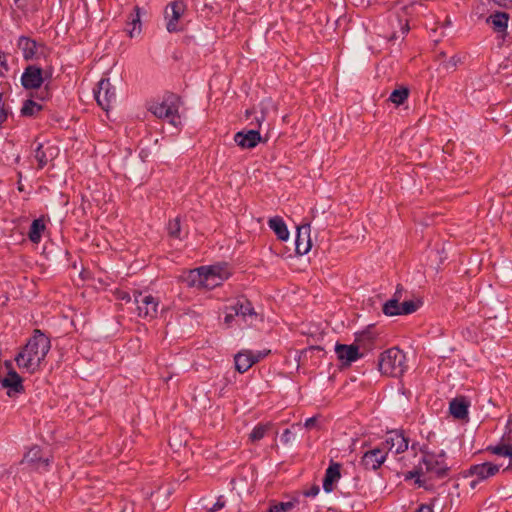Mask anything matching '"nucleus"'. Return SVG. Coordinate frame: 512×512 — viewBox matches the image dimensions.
<instances>
[{
  "label": "nucleus",
  "mask_w": 512,
  "mask_h": 512,
  "mask_svg": "<svg viewBox=\"0 0 512 512\" xmlns=\"http://www.w3.org/2000/svg\"><path fill=\"white\" fill-rule=\"evenodd\" d=\"M50 348V339L40 330H35L33 337L30 338L22 351L15 357V361L19 368L26 369L29 373H34L39 369Z\"/></svg>",
  "instance_id": "nucleus-1"
},
{
  "label": "nucleus",
  "mask_w": 512,
  "mask_h": 512,
  "mask_svg": "<svg viewBox=\"0 0 512 512\" xmlns=\"http://www.w3.org/2000/svg\"><path fill=\"white\" fill-rule=\"evenodd\" d=\"M378 366L382 374L399 377L403 375L407 368L406 356L397 347L389 348L380 354Z\"/></svg>",
  "instance_id": "nucleus-2"
},
{
  "label": "nucleus",
  "mask_w": 512,
  "mask_h": 512,
  "mask_svg": "<svg viewBox=\"0 0 512 512\" xmlns=\"http://www.w3.org/2000/svg\"><path fill=\"white\" fill-rule=\"evenodd\" d=\"M406 290L401 284H398L392 297L387 300L382 307V312L386 316L409 315L417 311L419 303L413 300H403Z\"/></svg>",
  "instance_id": "nucleus-3"
},
{
  "label": "nucleus",
  "mask_w": 512,
  "mask_h": 512,
  "mask_svg": "<svg viewBox=\"0 0 512 512\" xmlns=\"http://www.w3.org/2000/svg\"><path fill=\"white\" fill-rule=\"evenodd\" d=\"M420 470L435 475L437 478H443L448 473V466L445 463V453L426 452L423 455Z\"/></svg>",
  "instance_id": "nucleus-4"
},
{
  "label": "nucleus",
  "mask_w": 512,
  "mask_h": 512,
  "mask_svg": "<svg viewBox=\"0 0 512 512\" xmlns=\"http://www.w3.org/2000/svg\"><path fill=\"white\" fill-rule=\"evenodd\" d=\"M199 283L205 287H215L228 278L229 273L221 266H202L197 270Z\"/></svg>",
  "instance_id": "nucleus-5"
},
{
  "label": "nucleus",
  "mask_w": 512,
  "mask_h": 512,
  "mask_svg": "<svg viewBox=\"0 0 512 512\" xmlns=\"http://www.w3.org/2000/svg\"><path fill=\"white\" fill-rule=\"evenodd\" d=\"M134 302L137 305L138 316L152 320L157 316L159 301L150 294L139 291L134 292Z\"/></svg>",
  "instance_id": "nucleus-6"
},
{
  "label": "nucleus",
  "mask_w": 512,
  "mask_h": 512,
  "mask_svg": "<svg viewBox=\"0 0 512 512\" xmlns=\"http://www.w3.org/2000/svg\"><path fill=\"white\" fill-rule=\"evenodd\" d=\"M94 95L98 105L105 111H108L116 102V91L108 78H102L98 82Z\"/></svg>",
  "instance_id": "nucleus-7"
},
{
  "label": "nucleus",
  "mask_w": 512,
  "mask_h": 512,
  "mask_svg": "<svg viewBox=\"0 0 512 512\" xmlns=\"http://www.w3.org/2000/svg\"><path fill=\"white\" fill-rule=\"evenodd\" d=\"M270 351L242 350L234 356L235 368L239 373L248 371L255 363L266 357Z\"/></svg>",
  "instance_id": "nucleus-8"
},
{
  "label": "nucleus",
  "mask_w": 512,
  "mask_h": 512,
  "mask_svg": "<svg viewBox=\"0 0 512 512\" xmlns=\"http://www.w3.org/2000/svg\"><path fill=\"white\" fill-rule=\"evenodd\" d=\"M18 48L22 51L25 60L39 59L45 57L47 48L43 44H38L35 40L21 36L17 43Z\"/></svg>",
  "instance_id": "nucleus-9"
},
{
  "label": "nucleus",
  "mask_w": 512,
  "mask_h": 512,
  "mask_svg": "<svg viewBox=\"0 0 512 512\" xmlns=\"http://www.w3.org/2000/svg\"><path fill=\"white\" fill-rule=\"evenodd\" d=\"M186 5L183 1H174L167 5L165 9L166 28L168 32H178L182 27L178 25V21L184 14Z\"/></svg>",
  "instance_id": "nucleus-10"
},
{
  "label": "nucleus",
  "mask_w": 512,
  "mask_h": 512,
  "mask_svg": "<svg viewBox=\"0 0 512 512\" xmlns=\"http://www.w3.org/2000/svg\"><path fill=\"white\" fill-rule=\"evenodd\" d=\"M500 468V464H494L492 462H484L481 464L472 465L469 468V475L475 476L476 479L470 482L471 488H475L479 481L486 480L496 475Z\"/></svg>",
  "instance_id": "nucleus-11"
},
{
  "label": "nucleus",
  "mask_w": 512,
  "mask_h": 512,
  "mask_svg": "<svg viewBox=\"0 0 512 512\" xmlns=\"http://www.w3.org/2000/svg\"><path fill=\"white\" fill-rule=\"evenodd\" d=\"M157 118H165L170 124L177 126L180 123L178 108L166 102L151 104L148 109Z\"/></svg>",
  "instance_id": "nucleus-12"
},
{
  "label": "nucleus",
  "mask_w": 512,
  "mask_h": 512,
  "mask_svg": "<svg viewBox=\"0 0 512 512\" xmlns=\"http://www.w3.org/2000/svg\"><path fill=\"white\" fill-rule=\"evenodd\" d=\"M45 80L43 70L35 65L27 66L21 76V83L25 89L40 88Z\"/></svg>",
  "instance_id": "nucleus-13"
},
{
  "label": "nucleus",
  "mask_w": 512,
  "mask_h": 512,
  "mask_svg": "<svg viewBox=\"0 0 512 512\" xmlns=\"http://www.w3.org/2000/svg\"><path fill=\"white\" fill-rule=\"evenodd\" d=\"M227 310L234 312L238 317H241L245 322L256 320L258 315L254 310L252 303L245 297L238 298L233 305L227 307Z\"/></svg>",
  "instance_id": "nucleus-14"
},
{
  "label": "nucleus",
  "mask_w": 512,
  "mask_h": 512,
  "mask_svg": "<svg viewBox=\"0 0 512 512\" xmlns=\"http://www.w3.org/2000/svg\"><path fill=\"white\" fill-rule=\"evenodd\" d=\"M22 463H26L37 470H46L50 465V458L43 455L40 447L34 446L24 455Z\"/></svg>",
  "instance_id": "nucleus-15"
},
{
  "label": "nucleus",
  "mask_w": 512,
  "mask_h": 512,
  "mask_svg": "<svg viewBox=\"0 0 512 512\" xmlns=\"http://www.w3.org/2000/svg\"><path fill=\"white\" fill-rule=\"evenodd\" d=\"M408 438L402 431H391L387 434L384 446L389 451L394 450L396 454L402 453L408 449Z\"/></svg>",
  "instance_id": "nucleus-16"
},
{
  "label": "nucleus",
  "mask_w": 512,
  "mask_h": 512,
  "mask_svg": "<svg viewBox=\"0 0 512 512\" xmlns=\"http://www.w3.org/2000/svg\"><path fill=\"white\" fill-rule=\"evenodd\" d=\"M234 141L242 149H252L261 142V135L257 129L240 131L235 134Z\"/></svg>",
  "instance_id": "nucleus-17"
},
{
  "label": "nucleus",
  "mask_w": 512,
  "mask_h": 512,
  "mask_svg": "<svg viewBox=\"0 0 512 512\" xmlns=\"http://www.w3.org/2000/svg\"><path fill=\"white\" fill-rule=\"evenodd\" d=\"M311 249L310 224L297 227L295 250L299 255L307 254Z\"/></svg>",
  "instance_id": "nucleus-18"
},
{
  "label": "nucleus",
  "mask_w": 512,
  "mask_h": 512,
  "mask_svg": "<svg viewBox=\"0 0 512 512\" xmlns=\"http://www.w3.org/2000/svg\"><path fill=\"white\" fill-rule=\"evenodd\" d=\"M487 452L491 454L508 457L509 464L503 471L512 470V434L509 433L507 440L504 438L496 445H489L486 448Z\"/></svg>",
  "instance_id": "nucleus-19"
},
{
  "label": "nucleus",
  "mask_w": 512,
  "mask_h": 512,
  "mask_svg": "<svg viewBox=\"0 0 512 512\" xmlns=\"http://www.w3.org/2000/svg\"><path fill=\"white\" fill-rule=\"evenodd\" d=\"M386 455L384 449L375 448L364 453L361 463L367 470H376L383 464Z\"/></svg>",
  "instance_id": "nucleus-20"
},
{
  "label": "nucleus",
  "mask_w": 512,
  "mask_h": 512,
  "mask_svg": "<svg viewBox=\"0 0 512 512\" xmlns=\"http://www.w3.org/2000/svg\"><path fill=\"white\" fill-rule=\"evenodd\" d=\"M0 383L3 388L8 389L7 394L9 397H13L24 391L22 378L14 370L9 371L4 378L0 377Z\"/></svg>",
  "instance_id": "nucleus-21"
},
{
  "label": "nucleus",
  "mask_w": 512,
  "mask_h": 512,
  "mask_svg": "<svg viewBox=\"0 0 512 512\" xmlns=\"http://www.w3.org/2000/svg\"><path fill=\"white\" fill-rule=\"evenodd\" d=\"M335 352L338 359L345 365H350L362 356V354L359 353L358 346L355 344H336Z\"/></svg>",
  "instance_id": "nucleus-22"
},
{
  "label": "nucleus",
  "mask_w": 512,
  "mask_h": 512,
  "mask_svg": "<svg viewBox=\"0 0 512 512\" xmlns=\"http://www.w3.org/2000/svg\"><path fill=\"white\" fill-rule=\"evenodd\" d=\"M469 406L470 403L465 397H456L449 403V412L455 419L466 420L468 419Z\"/></svg>",
  "instance_id": "nucleus-23"
},
{
  "label": "nucleus",
  "mask_w": 512,
  "mask_h": 512,
  "mask_svg": "<svg viewBox=\"0 0 512 512\" xmlns=\"http://www.w3.org/2000/svg\"><path fill=\"white\" fill-rule=\"evenodd\" d=\"M58 154V148L54 145L48 144L44 146L43 144H38L35 149V158L38 161L39 168H43L49 161L55 158Z\"/></svg>",
  "instance_id": "nucleus-24"
},
{
  "label": "nucleus",
  "mask_w": 512,
  "mask_h": 512,
  "mask_svg": "<svg viewBox=\"0 0 512 512\" xmlns=\"http://www.w3.org/2000/svg\"><path fill=\"white\" fill-rule=\"evenodd\" d=\"M340 468V464L332 462L326 469L323 479V489L325 492H331L333 490V484L340 479Z\"/></svg>",
  "instance_id": "nucleus-25"
},
{
  "label": "nucleus",
  "mask_w": 512,
  "mask_h": 512,
  "mask_svg": "<svg viewBox=\"0 0 512 512\" xmlns=\"http://www.w3.org/2000/svg\"><path fill=\"white\" fill-rule=\"evenodd\" d=\"M134 14H131L127 21V32L129 37L133 38L140 35L142 31L141 27V9L138 6L134 8Z\"/></svg>",
  "instance_id": "nucleus-26"
},
{
  "label": "nucleus",
  "mask_w": 512,
  "mask_h": 512,
  "mask_svg": "<svg viewBox=\"0 0 512 512\" xmlns=\"http://www.w3.org/2000/svg\"><path fill=\"white\" fill-rule=\"evenodd\" d=\"M269 227L277 235L278 239L286 241L289 238V231L283 219L281 217H273L268 222Z\"/></svg>",
  "instance_id": "nucleus-27"
},
{
  "label": "nucleus",
  "mask_w": 512,
  "mask_h": 512,
  "mask_svg": "<svg viewBox=\"0 0 512 512\" xmlns=\"http://www.w3.org/2000/svg\"><path fill=\"white\" fill-rule=\"evenodd\" d=\"M375 337V333L372 332L370 329L361 331L359 333H356L355 345L358 346V349L363 348L366 350H370L373 346Z\"/></svg>",
  "instance_id": "nucleus-28"
},
{
  "label": "nucleus",
  "mask_w": 512,
  "mask_h": 512,
  "mask_svg": "<svg viewBox=\"0 0 512 512\" xmlns=\"http://www.w3.org/2000/svg\"><path fill=\"white\" fill-rule=\"evenodd\" d=\"M44 230H45L44 219L42 217L35 219V220H33L32 224L30 226V230L28 232V238L30 239L31 242L37 244L40 242L42 233Z\"/></svg>",
  "instance_id": "nucleus-29"
},
{
  "label": "nucleus",
  "mask_w": 512,
  "mask_h": 512,
  "mask_svg": "<svg viewBox=\"0 0 512 512\" xmlns=\"http://www.w3.org/2000/svg\"><path fill=\"white\" fill-rule=\"evenodd\" d=\"M272 424L271 423H260L257 424L251 433L249 434V441L251 443H256L263 439L265 435L268 433V431L271 429Z\"/></svg>",
  "instance_id": "nucleus-30"
},
{
  "label": "nucleus",
  "mask_w": 512,
  "mask_h": 512,
  "mask_svg": "<svg viewBox=\"0 0 512 512\" xmlns=\"http://www.w3.org/2000/svg\"><path fill=\"white\" fill-rule=\"evenodd\" d=\"M409 92L407 87L401 86L392 91L389 96V101L397 106L402 105L408 99Z\"/></svg>",
  "instance_id": "nucleus-31"
},
{
  "label": "nucleus",
  "mask_w": 512,
  "mask_h": 512,
  "mask_svg": "<svg viewBox=\"0 0 512 512\" xmlns=\"http://www.w3.org/2000/svg\"><path fill=\"white\" fill-rule=\"evenodd\" d=\"M42 110V105L28 99L23 103L21 108V115L25 117H32L37 115Z\"/></svg>",
  "instance_id": "nucleus-32"
},
{
  "label": "nucleus",
  "mask_w": 512,
  "mask_h": 512,
  "mask_svg": "<svg viewBox=\"0 0 512 512\" xmlns=\"http://www.w3.org/2000/svg\"><path fill=\"white\" fill-rule=\"evenodd\" d=\"M491 23L497 31H502L507 28L508 25V14L505 12H496L489 17Z\"/></svg>",
  "instance_id": "nucleus-33"
},
{
  "label": "nucleus",
  "mask_w": 512,
  "mask_h": 512,
  "mask_svg": "<svg viewBox=\"0 0 512 512\" xmlns=\"http://www.w3.org/2000/svg\"><path fill=\"white\" fill-rule=\"evenodd\" d=\"M167 230L170 237L175 239H181L180 219L177 217L173 220H170L167 226Z\"/></svg>",
  "instance_id": "nucleus-34"
},
{
  "label": "nucleus",
  "mask_w": 512,
  "mask_h": 512,
  "mask_svg": "<svg viewBox=\"0 0 512 512\" xmlns=\"http://www.w3.org/2000/svg\"><path fill=\"white\" fill-rule=\"evenodd\" d=\"M298 502V500L294 499L293 501H288V502H281L279 503L278 505H276L275 507L280 511V512H286L290 509H292L295 505V503Z\"/></svg>",
  "instance_id": "nucleus-35"
},
{
  "label": "nucleus",
  "mask_w": 512,
  "mask_h": 512,
  "mask_svg": "<svg viewBox=\"0 0 512 512\" xmlns=\"http://www.w3.org/2000/svg\"><path fill=\"white\" fill-rule=\"evenodd\" d=\"M320 488L318 485L314 484L309 489L303 491V496L305 497H315L319 494Z\"/></svg>",
  "instance_id": "nucleus-36"
},
{
  "label": "nucleus",
  "mask_w": 512,
  "mask_h": 512,
  "mask_svg": "<svg viewBox=\"0 0 512 512\" xmlns=\"http://www.w3.org/2000/svg\"><path fill=\"white\" fill-rule=\"evenodd\" d=\"M420 472H422L420 469L419 470H413V471H409L406 475H405V479L408 480V479H412L414 477H417L416 479V483L419 485V486H422V483H421V480H420Z\"/></svg>",
  "instance_id": "nucleus-37"
},
{
  "label": "nucleus",
  "mask_w": 512,
  "mask_h": 512,
  "mask_svg": "<svg viewBox=\"0 0 512 512\" xmlns=\"http://www.w3.org/2000/svg\"><path fill=\"white\" fill-rule=\"evenodd\" d=\"M317 426H318V417L317 416L308 418L304 423V427L307 429L316 428Z\"/></svg>",
  "instance_id": "nucleus-38"
},
{
  "label": "nucleus",
  "mask_w": 512,
  "mask_h": 512,
  "mask_svg": "<svg viewBox=\"0 0 512 512\" xmlns=\"http://www.w3.org/2000/svg\"><path fill=\"white\" fill-rule=\"evenodd\" d=\"M7 118V111L4 108L3 104V94L0 93V124L4 122Z\"/></svg>",
  "instance_id": "nucleus-39"
},
{
  "label": "nucleus",
  "mask_w": 512,
  "mask_h": 512,
  "mask_svg": "<svg viewBox=\"0 0 512 512\" xmlns=\"http://www.w3.org/2000/svg\"><path fill=\"white\" fill-rule=\"evenodd\" d=\"M291 435H292V432L290 429H285L283 431V434L281 436V441L284 443V444H288L291 440Z\"/></svg>",
  "instance_id": "nucleus-40"
},
{
  "label": "nucleus",
  "mask_w": 512,
  "mask_h": 512,
  "mask_svg": "<svg viewBox=\"0 0 512 512\" xmlns=\"http://www.w3.org/2000/svg\"><path fill=\"white\" fill-rule=\"evenodd\" d=\"M237 315L234 314V312L230 311V310H227L226 309V315H225V318H224V321L227 325H230L233 321V319L236 317Z\"/></svg>",
  "instance_id": "nucleus-41"
},
{
  "label": "nucleus",
  "mask_w": 512,
  "mask_h": 512,
  "mask_svg": "<svg viewBox=\"0 0 512 512\" xmlns=\"http://www.w3.org/2000/svg\"><path fill=\"white\" fill-rule=\"evenodd\" d=\"M40 94H41V95H40V99H41V100L48 99V98L50 97V91H49L48 86H46V87L44 88V90H42V91L40 92Z\"/></svg>",
  "instance_id": "nucleus-42"
},
{
  "label": "nucleus",
  "mask_w": 512,
  "mask_h": 512,
  "mask_svg": "<svg viewBox=\"0 0 512 512\" xmlns=\"http://www.w3.org/2000/svg\"><path fill=\"white\" fill-rule=\"evenodd\" d=\"M265 120V115L263 111L260 112V115L255 116V121L258 127L261 126L262 122Z\"/></svg>",
  "instance_id": "nucleus-43"
},
{
  "label": "nucleus",
  "mask_w": 512,
  "mask_h": 512,
  "mask_svg": "<svg viewBox=\"0 0 512 512\" xmlns=\"http://www.w3.org/2000/svg\"><path fill=\"white\" fill-rule=\"evenodd\" d=\"M314 350L321 351V350H322V348H321V347H319V346H311V347H309V348L305 349V350L303 351V354H304V355H306V354H308V353H312Z\"/></svg>",
  "instance_id": "nucleus-44"
},
{
  "label": "nucleus",
  "mask_w": 512,
  "mask_h": 512,
  "mask_svg": "<svg viewBox=\"0 0 512 512\" xmlns=\"http://www.w3.org/2000/svg\"><path fill=\"white\" fill-rule=\"evenodd\" d=\"M416 512H433V510L427 505H421Z\"/></svg>",
  "instance_id": "nucleus-45"
},
{
  "label": "nucleus",
  "mask_w": 512,
  "mask_h": 512,
  "mask_svg": "<svg viewBox=\"0 0 512 512\" xmlns=\"http://www.w3.org/2000/svg\"><path fill=\"white\" fill-rule=\"evenodd\" d=\"M119 298L122 299V300H125V301H130L131 300V297H130V295L127 292H121L119 294Z\"/></svg>",
  "instance_id": "nucleus-46"
},
{
  "label": "nucleus",
  "mask_w": 512,
  "mask_h": 512,
  "mask_svg": "<svg viewBox=\"0 0 512 512\" xmlns=\"http://www.w3.org/2000/svg\"><path fill=\"white\" fill-rule=\"evenodd\" d=\"M224 506V503H220L219 501L217 503H215L214 507H213V511H217L219 509H221L222 507Z\"/></svg>",
  "instance_id": "nucleus-47"
},
{
  "label": "nucleus",
  "mask_w": 512,
  "mask_h": 512,
  "mask_svg": "<svg viewBox=\"0 0 512 512\" xmlns=\"http://www.w3.org/2000/svg\"><path fill=\"white\" fill-rule=\"evenodd\" d=\"M402 33L405 34L409 31V25H408V22L406 21V23L404 24V26H402Z\"/></svg>",
  "instance_id": "nucleus-48"
},
{
  "label": "nucleus",
  "mask_w": 512,
  "mask_h": 512,
  "mask_svg": "<svg viewBox=\"0 0 512 512\" xmlns=\"http://www.w3.org/2000/svg\"><path fill=\"white\" fill-rule=\"evenodd\" d=\"M252 113H253V111L247 110L246 111V117L249 118Z\"/></svg>",
  "instance_id": "nucleus-49"
},
{
  "label": "nucleus",
  "mask_w": 512,
  "mask_h": 512,
  "mask_svg": "<svg viewBox=\"0 0 512 512\" xmlns=\"http://www.w3.org/2000/svg\"><path fill=\"white\" fill-rule=\"evenodd\" d=\"M18 189L19 191H23V185L20 183V181L18 182Z\"/></svg>",
  "instance_id": "nucleus-50"
},
{
  "label": "nucleus",
  "mask_w": 512,
  "mask_h": 512,
  "mask_svg": "<svg viewBox=\"0 0 512 512\" xmlns=\"http://www.w3.org/2000/svg\"><path fill=\"white\" fill-rule=\"evenodd\" d=\"M300 426H301L300 423L293 424V427H300Z\"/></svg>",
  "instance_id": "nucleus-51"
}]
</instances>
